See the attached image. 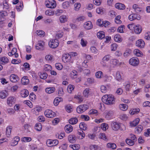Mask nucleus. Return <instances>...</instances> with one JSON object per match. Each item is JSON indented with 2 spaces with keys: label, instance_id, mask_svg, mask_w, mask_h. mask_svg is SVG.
I'll list each match as a JSON object with an SVG mask.
<instances>
[{
  "label": "nucleus",
  "instance_id": "f257e3e1",
  "mask_svg": "<svg viewBox=\"0 0 150 150\" xmlns=\"http://www.w3.org/2000/svg\"><path fill=\"white\" fill-rule=\"evenodd\" d=\"M102 100L104 103L109 105L113 104L115 102V99L112 95H104L102 98Z\"/></svg>",
  "mask_w": 150,
  "mask_h": 150
},
{
  "label": "nucleus",
  "instance_id": "f03ea898",
  "mask_svg": "<svg viewBox=\"0 0 150 150\" xmlns=\"http://www.w3.org/2000/svg\"><path fill=\"white\" fill-rule=\"evenodd\" d=\"M111 126L112 129L115 131H117L119 129L122 131L126 129V127L124 125L117 122H112Z\"/></svg>",
  "mask_w": 150,
  "mask_h": 150
},
{
  "label": "nucleus",
  "instance_id": "7ed1b4c3",
  "mask_svg": "<svg viewBox=\"0 0 150 150\" xmlns=\"http://www.w3.org/2000/svg\"><path fill=\"white\" fill-rule=\"evenodd\" d=\"M45 4L46 7L51 8H55L57 5L56 2L55 0H46Z\"/></svg>",
  "mask_w": 150,
  "mask_h": 150
},
{
  "label": "nucleus",
  "instance_id": "20e7f679",
  "mask_svg": "<svg viewBox=\"0 0 150 150\" xmlns=\"http://www.w3.org/2000/svg\"><path fill=\"white\" fill-rule=\"evenodd\" d=\"M88 108L87 104H83L79 106L77 108L76 111L79 113H81L85 111Z\"/></svg>",
  "mask_w": 150,
  "mask_h": 150
},
{
  "label": "nucleus",
  "instance_id": "39448f33",
  "mask_svg": "<svg viewBox=\"0 0 150 150\" xmlns=\"http://www.w3.org/2000/svg\"><path fill=\"white\" fill-rule=\"evenodd\" d=\"M59 44L58 40L57 39L51 40L49 42V47L52 48H55L57 47Z\"/></svg>",
  "mask_w": 150,
  "mask_h": 150
},
{
  "label": "nucleus",
  "instance_id": "423d86ee",
  "mask_svg": "<svg viewBox=\"0 0 150 150\" xmlns=\"http://www.w3.org/2000/svg\"><path fill=\"white\" fill-rule=\"evenodd\" d=\"M129 63L134 66H137L139 63V59L137 57H133L131 58L129 61Z\"/></svg>",
  "mask_w": 150,
  "mask_h": 150
},
{
  "label": "nucleus",
  "instance_id": "0eeeda50",
  "mask_svg": "<svg viewBox=\"0 0 150 150\" xmlns=\"http://www.w3.org/2000/svg\"><path fill=\"white\" fill-rule=\"evenodd\" d=\"M82 55L83 57H85L86 59L87 60H84L82 63V65L83 66L85 67V68L87 67L88 65L86 64L88 62V60H90L91 59V57L89 54L86 55L84 53H83Z\"/></svg>",
  "mask_w": 150,
  "mask_h": 150
},
{
  "label": "nucleus",
  "instance_id": "6e6552de",
  "mask_svg": "<svg viewBox=\"0 0 150 150\" xmlns=\"http://www.w3.org/2000/svg\"><path fill=\"white\" fill-rule=\"evenodd\" d=\"M45 116L48 118L53 117L55 115L54 112L50 110H47L45 112Z\"/></svg>",
  "mask_w": 150,
  "mask_h": 150
},
{
  "label": "nucleus",
  "instance_id": "1a4fd4ad",
  "mask_svg": "<svg viewBox=\"0 0 150 150\" xmlns=\"http://www.w3.org/2000/svg\"><path fill=\"white\" fill-rule=\"evenodd\" d=\"M71 57L69 54H64L62 56V60L65 63L72 62L71 60Z\"/></svg>",
  "mask_w": 150,
  "mask_h": 150
},
{
  "label": "nucleus",
  "instance_id": "9d476101",
  "mask_svg": "<svg viewBox=\"0 0 150 150\" xmlns=\"http://www.w3.org/2000/svg\"><path fill=\"white\" fill-rule=\"evenodd\" d=\"M110 57V56L108 54L105 55L103 57L101 62V64L103 66L105 67L106 66V62L109 60Z\"/></svg>",
  "mask_w": 150,
  "mask_h": 150
},
{
  "label": "nucleus",
  "instance_id": "9b49d317",
  "mask_svg": "<svg viewBox=\"0 0 150 150\" xmlns=\"http://www.w3.org/2000/svg\"><path fill=\"white\" fill-rule=\"evenodd\" d=\"M15 101V98L13 96H10L7 99V103L10 106H11L14 104Z\"/></svg>",
  "mask_w": 150,
  "mask_h": 150
},
{
  "label": "nucleus",
  "instance_id": "f8f14e48",
  "mask_svg": "<svg viewBox=\"0 0 150 150\" xmlns=\"http://www.w3.org/2000/svg\"><path fill=\"white\" fill-rule=\"evenodd\" d=\"M128 18L129 20L132 21L136 19L139 20L141 18L139 15L135 13H133L129 16Z\"/></svg>",
  "mask_w": 150,
  "mask_h": 150
},
{
  "label": "nucleus",
  "instance_id": "ddd939ff",
  "mask_svg": "<svg viewBox=\"0 0 150 150\" xmlns=\"http://www.w3.org/2000/svg\"><path fill=\"white\" fill-rule=\"evenodd\" d=\"M10 79L11 82L16 83L19 80V79L17 75L13 74L10 76Z\"/></svg>",
  "mask_w": 150,
  "mask_h": 150
},
{
  "label": "nucleus",
  "instance_id": "4468645a",
  "mask_svg": "<svg viewBox=\"0 0 150 150\" xmlns=\"http://www.w3.org/2000/svg\"><path fill=\"white\" fill-rule=\"evenodd\" d=\"M8 13L5 11H2L0 12V22H2L5 20V17L8 15Z\"/></svg>",
  "mask_w": 150,
  "mask_h": 150
},
{
  "label": "nucleus",
  "instance_id": "2eb2a0df",
  "mask_svg": "<svg viewBox=\"0 0 150 150\" xmlns=\"http://www.w3.org/2000/svg\"><path fill=\"white\" fill-rule=\"evenodd\" d=\"M44 45V42L42 41H39L35 46L36 49L37 50H42Z\"/></svg>",
  "mask_w": 150,
  "mask_h": 150
},
{
  "label": "nucleus",
  "instance_id": "dca6fc26",
  "mask_svg": "<svg viewBox=\"0 0 150 150\" xmlns=\"http://www.w3.org/2000/svg\"><path fill=\"white\" fill-rule=\"evenodd\" d=\"M145 43L143 40L142 39H139L136 41V45L137 46L140 48L144 47Z\"/></svg>",
  "mask_w": 150,
  "mask_h": 150
},
{
  "label": "nucleus",
  "instance_id": "f3484780",
  "mask_svg": "<svg viewBox=\"0 0 150 150\" xmlns=\"http://www.w3.org/2000/svg\"><path fill=\"white\" fill-rule=\"evenodd\" d=\"M84 28L87 30L91 29L93 28V25L91 21H88L85 23L84 24Z\"/></svg>",
  "mask_w": 150,
  "mask_h": 150
},
{
  "label": "nucleus",
  "instance_id": "a211bd4d",
  "mask_svg": "<svg viewBox=\"0 0 150 150\" xmlns=\"http://www.w3.org/2000/svg\"><path fill=\"white\" fill-rule=\"evenodd\" d=\"M142 30V28L141 26L139 24L135 25L134 28V31L137 34H140Z\"/></svg>",
  "mask_w": 150,
  "mask_h": 150
},
{
  "label": "nucleus",
  "instance_id": "6ab92c4d",
  "mask_svg": "<svg viewBox=\"0 0 150 150\" xmlns=\"http://www.w3.org/2000/svg\"><path fill=\"white\" fill-rule=\"evenodd\" d=\"M20 139L19 137L16 136L13 139L11 145L12 146H15L17 145Z\"/></svg>",
  "mask_w": 150,
  "mask_h": 150
},
{
  "label": "nucleus",
  "instance_id": "aec40b11",
  "mask_svg": "<svg viewBox=\"0 0 150 150\" xmlns=\"http://www.w3.org/2000/svg\"><path fill=\"white\" fill-rule=\"evenodd\" d=\"M78 138L79 139H83L85 136V134L80 129L77 132Z\"/></svg>",
  "mask_w": 150,
  "mask_h": 150
},
{
  "label": "nucleus",
  "instance_id": "412c9836",
  "mask_svg": "<svg viewBox=\"0 0 150 150\" xmlns=\"http://www.w3.org/2000/svg\"><path fill=\"white\" fill-rule=\"evenodd\" d=\"M9 60L7 57H4L0 58V63L2 64H4L8 63Z\"/></svg>",
  "mask_w": 150,
  "mask_h": 150
},
{
  "label": "nucleus",
  "instance_id": "4be33fe9",
  "mask_svg": "<svg viewBox=\"0 0 150 150\" xmlns=\"http://www.w3.org/2000/svg\"><path fill=\"white\" fill-rule=\"evenodd\" d=\"M68 140L71 143H74L76 140V136L74 135H70L68 137Z\"/></svg>",
  "mask_w": 150,
  "mask_h": 150
},
{
  "label": "nucleus",
  "instance_id": "5701e85b",
  "mask_svg": "<svg viewBox=\"0 0 150 150\" xmlns=\"http://www.w3.org/2000/svg\"><path fill=\"white\" fill-rule=\"evenodd\" d=\"M115 6L116 8L120 10H123L125 8V6L124 4L119 3L116 4Z\"/></svg>",
  "mask_w": 150,
  "mask_h": 150
},
{
  "label": "nucleus",
  "instance_id": "b1692460",
  "mask_svg": "<svg viewBox=\"0 0 150 150\" xmlns=\"http://www.w3.org/2000/svg\"><path fill=\"white\" fill-rule=\"evenodd\" d=\"M20 94L22 97L25 98L28 95L29 92L27 90L24 89L21 91Z\"/></svg>",
  "mask_w": 150,
  "mask_h": 150
},
{
  "label": "nucleus",
  "instance_id": "393cba45",
  "mask_svg": "<svg viewBox=\"0 0 150 150\" xmlns=\"http://www.w3.org/2000/svg\"><path fill=\"white\" fill-rule=\"evenodd\" d=\"M29 81L27 76L23 77L21 79V82L24 85H27L29 83Z\"/></svg>",
  "mask_w": 150,
  "mask_h": 150
},
{
  "label": "nucleus",
  "instance_id": "a878e982",
  "mask_svg": "<svg viewBox=\"0 0 150 150\" xmlns=\"http://www.w3.org/2000/svg\"><path fill=\"white\" fill-rule=\"evenodd\" d=\"M105 117L108 119L110 118L113 115V112L112 110L106 112Z\"/></svg>",
  "mask_w": 150,
  "mask_h": 150
},
{
  "label": "nucleus",
  "instance_id": "bb28decb",
  "mask_svg": "<svg viewBox=\"0 0 150 150\" xmlns=\"http://www.w3.org/2000/svg\"><path fill=\"white\" fill-rule=\"evenodd\" d=\"M119 62V61L116 59H111L110 62V63L111 66L112 67H114L116 66Z\"/></svg>",
  "mask_w": 150,
  "mask_h": 150
},
{
  "label": "nucleus",
  "instance_id": "cd10ccee",
  "mask_svg": "<svg viewBox=\"0 0 150 150\" xmlns=\"http://www.w3.org/2000/svg\"><path fill=\"white\" fill-rule=\"evenodd\" d=\"M45 59L49 62H51L53 60V56L51 54H47L45 56Z\"/></svg>",
  "mask_w": 150,
  "mask_h": 150
},
{
  "label": "nucleus",
  "instance_id": "c85d7f7f",
  "mask_svg": "<svg viewBox=\"0 0 150 150\" xmlns=\"http://www.w3.org/2000/svg\"><path fill=\"white\" fill-rule=\"evenodd\" d=\"M65 129L67 133H69L71 132L72 131L73 127L71 125H66L65 126Z\"/></svg>",
  "mask_w": 150,
  "mask_h": 150
},
{
  "label": "nucleus",
  "instance_id": "c756f323",
  "mask_svg": "<svg viewBox=\"0 0 150 150\" xmlns=\"http://www.w3.org/2000/svg\"><path fill=\"white\" fill-rule=\"evenodd\" d=\"M97 35L99 39H102L105 37V33L103 31L98 32L97 34Z\"/></svg>",
  "mask_w": 150,
  "mask_h": 150
},
{
  "label": "nucleus",
  "instance_id": "7c9ffc66",
  "mask_svg": "<svg viewBox=\"0 0 150 150\" xmlns=\"http://www.w3.org/2000/svg\"><path fill=\"white\" fill-rule=\"evenodd\" d=\"M55 89L54 87H48L46 88L45 89V91L48 94H51L54 92Z\"/></svg>",
  "mask_w": 150,
  "mask_h": 150
},
{
  "label": "nucleus",
  "instance_id": "2f4dec72",
  "mask_svg": "<svg viewBox=\"0 0 150 150\" xmlns=\"http://www.w3.org/2000/svg\"><path fill=\"white\" fill-rule=\"evenodd\" d=\"M119 108L123 111H126L128 109V106L125 104H122L119 105Z\"/></svg>",
  "mask_w": 150,
  "mask_h": 150
},
{
  "label": "nucleus",
  "instance_id": "473e14b6",
  "mask_svg": "<svg viewBox=\"0 0 150 150\" xmlns=\"http://www.w3.org/2000/svg\"><path fill=\"white\" fill-rule=\"evenodd\" d=\"M70 76L73 79L76 78L77 75V72L75 70H73L70 73Z\"/></svg>",
  "mask_w": 150,
  "mask_h": 150
},
{
  "label": "nucleus",
  "instance_id": "72a5a7b5",
  "mask_svg": "<svg viewBox=\"0 0 150 150\" xmlns=\"http://www.w3.org/2000/svg\"><path fill=\"white\" fill-rule=\"evenodd\" d=\"M42 110V108L41 107H37L33 109V110L34 113L36 115H38V112H40Z\"/></svg>",
  "mask_w": 150,
  "mask_h": 150
},
{
  "label": "nucleus",
  "instance_id": "f704fd0d",
  "mask_svg": "<svg viewBox=\"0 0 150 150\" xmlns=\"http://www.w3.org/2000/svg\"><path fill=\"white\" fill-rule=\"evenodd\" d=\"M78 119L76 117H73L71 118L69 120V123L71 125L76 124L78 122Z\"/></svg>",
  "mask_w": 150,
  "mask_h": 150
},
{
  "label": "nucleus",
  "instance_id": "c9c22d12",
  "mask_svg": "<svg viewBox=\"0 0 150 150\" xmlns=\"http://www.w3.org/2000/svg\"><path fill=\"white\" fill-rule=\"evenodd\" d=\"M139 118L136 119L135 120L130 123V126L132 127L135 126L139 123Z\"/></svg>",
  "mask_w": 150,
  "mask_h": 150
},
{
  "label": "nucleus",
  "instance_id": "e433bc0d",
  "mask_svg": "<svg viewBox=\"0 0 150 150\" xmlns=\"http://www.w3.org/2000/svg\"><path fill=\"white\" fill-rule=\"evenodd\" d=\"M140 111L139 108H134L131 110L129 111V113L131 115H133L138 113Z\"/></svg>",
  "mask_w": 150,
  "mask_h": 150
},
{
  "label": "nucleus",
  "instance_id": "4c0bfd02",
  "mask_svg": "<svg viewBox=\"0 0 150 150\" xmlns=\"http://www.w3.org/2000/svg\"><path fill=\"white\" fill-rule=\"evenodd\" d=\"M114 40L116 42H120L122 41V39L119 34L115 35L114 37Z\"/></svg>",
  "mask_w": 150,
  "mask_h": 150
},
{
  "label": "nucleus",
  "instance_id": "58836bf2",
  "mask_svg": "<svg viewBox=\"0 0 150 150\" xmlns=\"http://www.w3.org/2000/svg\"><path fill=\"white\" fill-rule=\"evenodd\" d=\"M107 147L108 148H111L113 149H115L116 148V145L115 143H109L107 144Z\"/></svg>",
  "mask_w": 150,
  "mask_h": 150
},
{
  "label": "nucleus",
  "instance_id": "ea45409f",
  "mask_svg": "<svg viewBox=\"0 0 150 150\" xmlns=\"http://www.w3.org/2000/svg\"><path fill=\"white\" fill-rule=\"evenodd\" d=\"M143 127L141 125H139L135 128V132L137 133H140L143 129Z\"/></svg>",
  "mask_w": 150,
  "mask_h": 150
},
{
  "label": "nucleus",
  "instance_id": "a19ab883",
  "mask_svg": "<svg viewBox=\"0 0 150 150\" xmlns=\"http://www.w3.org/2000/svg\"><path fill=\"white\" fill-rule=\"evenodd\" d=\"M101 128L103 131H106L108 128L109 126L108 124L104 123L101 124Z\"/></svg>",
  "mask_w": 150,
  "mask_h": 150
},
{
  "label": "nucleus",
  "instance_id": "79ce46f5",
  "mask_svg": "<svg viewBox=\"0 0 150 150\" xmlns=\"http://www.w3.org/2000/svg\"><path fill=\"white\" fill-rule=\"evenodd\" d=\"M35 129L38 131H40L42 129V126L40 123H38L35 125Z\"/></svg>",
  "mask_w": 150,
  "mask_h": 150
},
{
  "label": "nucleus",
  "instance_id": "37998d69",
  "mask_svg": "<svg viewBox=\"0 0 150 150\" xmlns=\"http://www.w3.org/2000/svg\"><path fill=\"white\" fill-rule=\"evenodd\" d=\"M96 77L98 79H101L103 76V73L101 71H99L96 73Z\"/></svg>",
  "mask_w": 150,
  "mask_h": 150
},
{
  "label": "nucleus",
  "instance_id": "c03bdc74",
  "mask_svg": "<svg viewBox=\"0 0 150 150\" xmlns=\"http://www.w3.org/2000/svg\"><path fill=\"white\" fill-rule=\"evenodd\" d=\"M126 143L130 146L133 145L134 143V141L128 138H127L125 140Z\"/></svg>",
  "mask_w": 150,
  "mask_h": 150
},
{
  "label": "nucleus",
  "instance_id": "a18cd8bd",
  "mask_svg": "<svg viewBox=\"0 0 150 150\" xmlns=\"http://www.w3.org/2000/svg\"><path fill=\"white\" fill-rule=\"evenodd\" d=\"M90 89L89 88H86L83 92V94L85 97H88L89 94Z\"/></svg>",
  "mask_w": 150,
  "mask_h": 150
},
{
  "label": "nucleus",
  "instance_id": "49530a36",
  "mask_svg": "<svg viewBox=\"0 0 150 150\" xmlns=\"http://www.w3.org/2000/svg\"><path fill=\"white\" fill-rule=\"evenodd\" d=\"M11 127L9 126L6 129V134L7 137H9L11 133Z\"/></svg>",
  "mask_w": 150,
  "mask_h": 150
},
{
  "label": "nucleus",
  "instance_id": "de8ad7c7",
  "mask_svg": "<svg viewBox=\"0 0 150 150\" xmlns=\"http://www.w3.org/2000/svg\"><path fill=\"white\" fill-rule=\"evenodd\" d=\"M67 17L66 16H62L59 18L60 22L64 23L67 21Z\"/></svg>",
  "mask_w": 150,
  "mask_h": 150
},
{
  "label": "nucleus",
  "instance_id": "09e8293b",
  "mask_svg": "<svg viewBox=\"0 0 150 150\" xmlns=\"http://www.w3.org/2000/svg\"><path fill=\"white\" fill-rule=\"evenodd\" d=\"M98 137L104 140L107 139V137L104 133H100L98 135Z\"/></svg>",
  "mask_w": 150,
  "mask_h": 150
},
{
  "label": "nucleus",
  "instance_id": "8fccbe9b",
  "mask_svg": "<svg viewBox=\"0 0 150 150\" xmlns=\"http://www.w3.org/2000/svg\"><path fill=\"white\" fill-rule=\"evenodd\" d=\"M79 127L83 130H85L87 129L86 125L84 122H81L79 125Z\"/></svg>",
  "mask_w": 150,
  "mask_h": 150
},
{
  "label": "nucleus",
  "instance_id": "3c124183",
  "mask_svg": "<svg viewBox=\"0 0 150 150\" xmlns=\"http://www.w3.org/2000/svg\"><path fill=\"white\" fill-rule=\"evenodd\" d=\"M134 54L137 56L140 57L142 55V52L139 50L135 49L134 51Z\"/></svg>",
  "mask_w": 150,
  "mask_h": 150
},
{
  "label": "nucleus",
  "instance_id": "603ef678",
  "mask_svg": "<svg viewBox=\"0 0 150 150\" xmlns=\"http://www.w3.org/2000/svg\"><path fill=\"white\" fill-rule=\"evenodd\" d=\"M52 69L51 66L49 64H46L44 66V69L46 71H51Z\"/></svg>",
  "mask_w": 150,
  "mask_h": 150
},
{
  "label": "nucleus",
  "instance_id": "864d4df0",
  "mask_svg": "<svg viewBox=\"0 0 150 150\" xmlns=\"http://www.w3.org/2000/svg\"><path fill=\"white\" fill-rule=\"evenodd\" d=\"M90 50L92 53L94 54H97L98 53V51L96 48L94 46H92L90 48Z\"/></svg>",
  "mask_w": 150,
  "mask_h": 150
},
{
  "label": "nucleus",
  "instance_id": "5fc2aeb1",
  "mask_svg": "<svg viewBox=\"0 0 150 150\" xmlns=\"http://www.w3.org/2000/svg\"><path fill=\"white\" fill-rule=\"evenodd\" d=\"M74 88V86L73 85H69L67 88V90L70 93H71L72 91Z\"/></svg>",
  "mask_w": 150,
  "mask_h": 150
},
{
  "label": "nucleus",
  "instance_id": "6e6d98bb",
  "mask_svg": "<svg viewBox=\"0 0 150 150\" xmlns=\"http://www.w3.org/2000/svg\"><path fill=\"white\" fill-rule=\"evenodd\" d=\"M70 147L72 148L74 150H77L80 148V146L78 144H75L74 145H70Z\"/></svg>",
  "mask_w": 150,
  "mask_h": 150
},
{
  "label": "nucleus",
  "instance_id": "4d7b16f0",
  "mask_svg": "<svg viewBox=\"0 0 150 150\" xmlns=\"http://www.w3.org/2000/svg\"><path fill=\"white\" fill-rule=\"evenodd\" d=\"M32 140L31 138L30 137H24L22 138L21 140L24 142H29Z\"/></svg>",
  "mask_w": 150,
  "mask_h": 150
},
{
  "label": "nucleus",
  "instance_id": "13d9d810",
  "mask_svg": "<svg viewBox=\"0 0 150 150\" xmlns=\"http://www.w3.org/2000/svg\"><path fill=\"white\" fill-rule=\"evenodd\" d=\"M116 79L118 81H120L122 79L121 76L119 71L117 72L115 77Z\"/></svg>",
  "mask_w": 150,
  "mask_h": 150
},
{
  "label": "nucleus",
  "instance_id": "bf43d9fd",
  "mask_svg": "<svg viewBox=\"0 0 150 150\" xmlns=\"http://www.w3.org/2000/svg\"><path fill=\"white\" fill-rule=\"evenodd\" d=\"M55 67L58 70H61L62 68V65L60 63H57L55 64Z\"/></svg>",
  "mask_w": 150,
  "mask_h": 150
},
{
  "label": "nucleus",
  "instance_id": "052dcab7",
  "mask_svg": "<svg viewBox=\"0 0 150 150\" xmlns=\"http://www.w3.org/2000/svg\"><path fill=\"white\" fill-rule=\"evenodd\" d=\"M111 77L105 75L103 77V80L105 82H109L111 80Z\"/></svg>",
  "mask_w": 150,
  "mask_h": 150
},
{
  "label": "nucleus",
  "instance_id": "680f3d73",
  "mask_svg": "<svg viewBox=\"0 0 150 150\" xmlns=\"http://www.w3.org/2000/svg\"><path fill=\"white\" fill-rule=\"evenodd\" d=\"M74 10L76 11H78L81 7V4L79 3H76L74 4Z\"/></svg>",
  "mask_w": 150,
  "mask_h": 150
},
{
  "label": "nucleus",
  "instance_id": "e2e57ef3",
  "mask_svg": "<svg viewBox=\"0 0 150 150\" xmlns=\"http://www.w3.org/2000/svg\"><path fill=\"white\" fill-rule=\"evenodd\" d=\"M63 8L64 9H66L69 6V3L68 1H65L62 4Z\"/></svg>",
  "mask_w": 150,
  "mask_h": 150
},
{
  "label": "nucleus",
  "instance_id": "0e129e2a",
  "mask_svg": "<svg viewBox=\"0 0 150 150\" xmlns=\"http://www.w3.org/2000/svg\"><path fill=\"white\" fill-rule=\"evenodd\" d=\"M3 3V8L6 9H8L9 6L8 3L6 1H4Z\"/></svg>",
  "mask_w": 150,
  "mask_h": 150
},
{
  "label": "nucleus",
  "instance_id": "69168bd1",
  "mask_svg": "<svg viewBox=\"0 0 150 150\" xmlns=\"http://www.w3.org/2000/svg\"><path fill=\"white\" fill-rule=\"evenodd\" d=\"M107 88L105 86L102 85L100 86V90L102 92L105 93L107 91Z\"/></svg>",
  "mask_w": 150,
  "mask_h": 150
},
{
  "label": "nucleus",
  "instance_id": "338daca9",
  "mask_svg": "<svg viewBox=\"0 0 150 150\" xmlns=\"http://www.w3.org/2000/svg\"><path fill=\"white\" fill-rule=\"evenodd\" d=\"M89 114L90 115H97L98 113V111L96 110L92 109L89 112Z\"/></svg>",
  "mask_w": 150,
  "mask_h": 150
},
{
  "label": "nucleus",
  "instance_id": "774afa93",
  "mask_svg": "<svg viewBox=\"0 0 150 150\" xmlns=\"http://www.w3.org/2000/svg\"><path fill=\"white\" fill-rule=\"evenodd\" d=\"M6 97V94L5 91H2L0 93V97L2 98H5Z\"/></svg>",
  "mask_w": 150,
  "mask_h": 150
}]
</instances>
